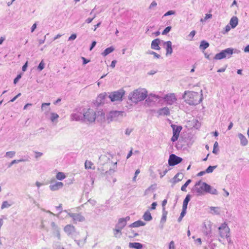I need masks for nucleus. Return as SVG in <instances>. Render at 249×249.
Instances as JSON below:
<instances>
[{"instance_id": "69168bd1", "label": "nucleus", "mask_w": 249, "mask_h": 249, "mask_svg": "<svg viewBox=\"0 0 249 249\" xmlns=\"http://www.w3.org/2000/svg\"><path fill=\"white\" fill-rule=\"evenodd\" d=\"M231 26L230 25H227L225 28V33H227L229 31H230V30H231Z\"/></svg>"}, {"instance_id": "8fccbe9b", "label": "nucleus", "mask_w": 249, "mask_h": 249, "mask_svg": "<svg viewBox=\"0 0 249 249\" xmlns=\"http://www.w3.org/2000/svg\"><path fill=\"white\" fill-rule=\"evenodd\" d=\"M148 53L150 54H153L154 56V57L157 58H159L160 57V54H158L157 53L153 51H149Z\"/></svg>"}, {"instance_id": "bb28decb", "label": "nucleus", "mask_w": 249, "mask_h": 249, "mask_svg": "<svg viewBox=\"0 0 249 249\" xmlns=\"http://www.w3.org/2000/svg\"><path fill=\"white\" fill-rule=\"evenodd\" d=\"M191 196L190 195H187L183 202L182 208L186 209L187 210V205L191 199Z\"/></svg>"}, {"instance_id": "393cba45", "label": "nucleus", "mask_w": 249, "mask_h": 249, "mask_svg": "<svg viewBox=\"0 0 249 249\" xmlns=\"http://www.w3.org/2000/svg\"><path fill=\"white\" fill-rule=\"evenodd\" d=\"M145 223L141 220H138L130 224L129 227L130 228L139 227L140 226H144Z\"/></svg>"}, {"instance_id": "7c9ffc66", "label": "nucleus", "mask_w": 249, "mask_h": 249, "mask_svg": "<svg viewBox=\"0 0 249 249\" xmlns=\"http://www.w3.org/2000/svg\"><path fill=\"white\" fill-rule=\"evenodd\" d=\"M121 230L115 227L113 229L114 236L116 238H120L122 235Z\"/></svg>"}, {"instance_id": "9b49d317", "label": "nucleus", "mask_w": 249, "mask_h": 249, "mask_svg": "<svg viewBox=\"0 0 249 249\" xmlns=\"http://www.w3.org/2000/svg\"><path fill=\"white\" fill-rule=\"evenodd\" d=\"M144 106L145 107H150L154 106L157 102H160V97L154 94L147 95L145 98Z\"/></svg>"}, {"instance_id": "4468645a", "label": "nucleus", "mask_w": 249, "mask_h": 249, "mask_svg": "<svg viewBox=\"0 0 249 249\" xmlns=\"http://www.w3.org/2000/svg\"><path fill=\"white\" fill-rule=\"evenodd\" d=\"M68 215L72 218V221L74 224L85 220V217L79 213H68Z\"/></svg>"}, {"instance_id": "6e6552de", "label": "nucleus", "mask_w": 249, "mask_h": 249, "mask_svg": "<svg viewBox=\"0 0 249 249\" xmlns=\"http://www.w3.org/2000/svg\"><path fill=\"white\" fill-rule=\"evenodd\" d=\"M126 116L125 113L124 111H118L117 110H111L107 117V119L108 123L113 121H118L121 120L124 117Z\"/></svg>"}, {"instance_id": "473e14b6", "label": "nucleus", "mask_w": 249, "mask_h": 249, "mask_svg": "<svg viewBox=\"0 0 249 249\" xmlns=\"http://www.w3.org/2000/svg\"><path fill=\"white\" fill-rule=\"evenodd\" d=\"M158 116L160 115H169L170 114L169 110H159L157 112Z\"/></svg>"}, {"instance_id": "c85d7f7f", "label": "nucleus", "mask_w": 249, "mask_h": 249, "mask_svg": "<svg viewBox=\"0 0 249 249\" xmlns=\"http://www.w3.org/2000/svg\"><path fill=\"white\" fill-rule=\"evenodd\" d=\"M183 178V175L181 174H177L173 178V182L174 183H176L182 180Z\"/></svg>"}, {"instance_id": "0eeeda50", "label": "nucleus", "mask_w": 249, "mask_h": 249, "mask_svg": "<svg viewBox=\"0 0 249 249\" xmlns=\"http://www.w3.org/2000/svg\"><path fill=\"white\" fill-rule=\"evenodd\" d=\"M125 91L121 89L118 90L108 92V98L110 102H121L123 101Z\"/></svg>"}, {"instance_id": "4be33fe9", "label": "nucleus", "mask_w": 249, "mask_h": 249, "mask_svg": "<svg viewBox=\"0 0 249 249\" xmlns=\"http://www.w3.org/2000/svg\"><path fill=\"white\" fill-rule=\"evenodd\" d=\"M229 24L231 28H235L238 24V18L235 16L232 17L230 19Z\"/></svg>"}, {"instance_id": "dca6fc26", "label": "nucleus", "mask_w": 249, "mask_h": 249, "mask_svg": "<svg viewBox=\"0 0 249 249\" xmlns=\"http://www.w3.org/2000/svg\"><path fill=\"white\" fill-rule=\"evenodd\" d=\"M51 226L53 235L56 237L58 240H60L61 238L60 228L56 225L54 222H51Z\"/></svg>"}, {"instance_id": "f03ea898", "label": "nucleus", "mask_w": 249, "mask_h": 249, "mask_svg": "<svg viewBox=\"0 0 249 249\" xmlns=\"http://www.w3.org/2000/svg\"><path fill=\"white\" fill-rule=\"evenodd\" d=\"M192 191L196 196H199L205 195L206 193L212 195H217V191L216 189L206 182L199 180L196 182L192 189Z\"/></svg>"}, {"instance_id": "f704fd0d", "label": "nucleus", "mask_w": 249, "mask_h": 249, "mask_svg": "<svg viewBox=\"0 0 249 249\" xmlns=\"http://www.w3.org/2000/svg\"><path fill=\"white\" fill-rule=\"evenodd\" d=\"M56 178L57 179L62 180L66 178V176L63 172H59L57 173Z\"/></svg>"}, {"instance_id": "a211bd4d", "label": "nucleus", "mask_w": 249, "mask_h": 249, "mask_svg": "<svg viewBox=\"0 0 249 249\" xmlns=\"http://www.w3.org/2000/svg\"><path fill=\"white\" fill-rule=\"evenodd\" d=\"M63 185V183L61 182H53L52 180L49 188L51 191H55L62 188Z\"/></svg>"}, {"instance_id": "c756f323", "label": "nucleus", "mask_w": 249, "mask_h": 249, "mask_svg": "<svg viewBox=\"0 0 249 249\" xmlns=\"http://www.w3.org/2000/svg\"><path fill=\"white\" fill-rule=\"evenodd\" d=\"M209 46V43L205 41L202 40L200 42L199 48L202 50H205Z\"/></svg>"}, {"instance_id": "f8f14e48", "label": "nucleus", "mask_w": 249, "mask_h": 249, "mask_svg": "<svg viewBox=\"0 0 249 249\" xmlns=\"http://www.w3.org/2000/svg\"><path fill=\"white\" fill-rule=\"evenodd\" d=\"M219 235L221 238H226L229 236L230 229L226 223H222L218 228Z\"/></svg>"}, {"instance_id": "a19ab883", "label": "nucleus", "mask_w": 249, "mask_h": 249, "mask_svg": "<svg viewBox=\"0 0 249 249\" xmlns=\"http://www.w3.org/2000/svg\"><path fill=\"white\" fill-rule=\"evenodd\" d=\"M216 166H209L205 170L206 173H212L214 169L216 168Z\"/></svg>"}, {"instance_id": "bf43d9fd", "label": "nucleus", "mask_w": 249, "mask_h": 249, "mask_svg": "<svg viewBox=\"0 0 249 249\" xmlns=\"http://www.w3.org/2000/svg\"><path fill=\"white\" fill-rule=\"evenodd\" d=\"M157 5V2L155 1H153L152 2V3L150 4L149 8L152 9L153 7L156 6Z\"/></svg>"}, {"instance_id": "6e6d98bb", "label": "nucleus", "mask_w": 249, "mask_h": 249, "mask_svg": "<svg viewBox=\"0 0 249 249\" xmlns=\"http://www.w3.org/2000/svg\"><path fill=\"white\" fill-rule=\"evenodd\" d=\"M82 61H83V65H86L87 64V63H88L90 60L86 58L85 57H82Z\"/></svg>"}, {"instance_id": "79ce46f5", "label": "nucleus", "mask_w": 249, "mask_h": 249, "mask_svg": "<svg viewBox=\"0 0 249 249\" xmlns=\"http://www.w3.org/2000/svg\"><path fill=\"white\" fill-rule=\"evenodd\" d=\"M172 27L171 26H167L166 27L164 30L162 32V35H167L171 30Z\"/></svg>"}, {"instance_id": "c9c22d12", "label": "nucleus", "mask_w": 249, "mask_h": 249, "mask_svg": "<svg viewBox=\"0 0 249 249\" xmlns=\"http://www.w3.org/2000/svg\"><path fill=\"white\" fill-rule=\"evenodd\" d=\"M192 180L190 179H189L187 180V181L181 186V190L183 192L186 191V187L191 182Z\"/></svg>"}, {"instance_id": "4d7b16f0", "label": "nucleus", "mask_w": 249, "mask_h": 249, "mask_svg": "<svg viewBox=\"0 0 249 249\" xmlns=\"http://www.w3.org/2000/svg\"><path fill=\"white\" fill-rule=\"evenodd\" d=\"M96 44V42L95 41H93L90 44V46L89 47V50L91 51L94 48Z\"/></svg>"}, {"instance_id": "39448f33", "label": "nucleus", "mask_w": 249, "mask_h": 249, "mask_svg": "<svg viewBox=\"0 0 249 249\" xmlns=\"http://www.w3.org/2000/svg\"><path fill=\"white\" fill-rule=\"evenodd\" d=\"M147 96V91L144 89H138L130 92L128 95V100L137 104L139 102L145 99Z\"/></svg>"}, {"instance_id": "338daca9", "label": "nucleus", "mask_w": 249, "mask_h": 249, "mask_svg": "<svg viewBox=\"0 0 249 249\" xmlns=\"http://www.w3.org/2000/svg\"><path fill=\"white\" fill-rule=\"evenodd\" d=\"M157 205V203L156 202H153L151 204V209L155 210L156 209Z\"/></svg>"}, {"instance_id": "72a5a7b5", "label": "nucleus", "mask_w": 249, "mask_h": 249, "mask_svg": "<svg viewBox=\"0 0 249 249\" xmlns=\"http://www.w3.org/2000/svg\"><path fill=\"white\" fill-rule=\"evenodd\" d=\"M93 165V164L91 161L86 160L85 163V167L86 169H94V167H92Z\"/></svg>"}, {"instance_id": "5701e85b", "label": "nucleus", "mask_w": 249, "mask_h": 249, "mask_svg": "<svg viewBox=\"0 0 249 249\" xmlns=\"http://www.w3.org/2000/svg\"><path fill=\"white\" fill-rule=\"evenodd\" d=\"M238 138L240 140V144L242 146H246L247 145L248 141L244 135L241 133L238 134Z\"/></svg>"}, {"instance_id": "f3484780", "label": "nucleus", "mask_w": 249, "mask_h": 249, "mask_svg": "<svg viewBox=\"0 0 249 249\" xmlns=\"http://www.w3.org/2000/svg\"><path fill=\"white\" fill-rule=\"evenodd\" d=\"M130 220V217L127 216L125 218H121L119 219L118 223L116 224L115 227L122 230L126 225L127 222Z\"/></svg>"}, {"instance_id": "0e129e2a", "label": "nucleus", "mask_w": 249, "mask_h": 249, "mask_svg": "<svg viewBox=\"0 0 249 249\" xmlns=\"http://www.w3.org/2000/svg\"><path fill=\"white\" fill-rule=\"evenodd\" d=\"M132 131V129H129V128H127L126 130H125V134L127 136H129L130 133H131V132Z\"/></svg>"}, {"instance_id": "f257e3e1", "label": "nucleus", "mask_w": 249, "mask_h": 249, "mask_svg": "<svg viewBox=\"0 0 249 249\" xmlns=\"http://www.w3.org/2000/svg\"><path fill=\"white\" fill-rule=\"evenodd\" d=\"M71 121H84L93 122L96 119L98 122H102L105 119V113L103 110L98 111L97 113L94 110H87L83 114L77 112L72 114L71 116Z\"/></svg>"}, {"instance_id": "a18cd8bd", "label": "nucleus", "mask_w": 249, "mask_h": 249, "mask_svg": "<svg viewBox=\"0 0 249 249\" xmlns=\"http://www.w3.org/2000/svg\"><path fill=\"white\" fill-rule=\"evenodd\" d=\"M15 154L16 152L15 151H9L6 153L5 156L11 158L15 156Z\"/></svg>"}, {"instance_id": "cd10ccee", "label": "nucleus", "mask_w": 249, "mask_h": 249, "mask_svg": "<svg viewBox=\"0 0 249 249\" xmlns=\"http://www.w3.org/2000/svg\"><path fill=\"white\" fill-rule=\"evenodd\" d=\"M142 217L143 219L146 221H149L152 219L151 213L148 211H147L144 213Z\"/></svg>"}, {"instance_id": "b1692460", "label": "nucleus", "mask_w": 249, "mask_h": 249, "mask_svg": "<svg viewBox=\"0 0 249 249\" xmlns=\"http://www.w3.org/2000/svg\"><path fill=\"white\" fill-rule=\"evenodd\" d=\"M142 244L138 242H130L129 243V247L130 248H134L136 249H141L142 248Z\"/></svg>"}, {"instance_id": "2eb2a0df", "label": "nucleus", "mask_w": 249, "mask_h": 249, "mask_svg": "<svg viewBox=\"0 0 249 249\" xmlns=\"http://www.w3.org/2000/svg\"><path fill=\"white\" fill-rule=\"evenodd\" d=\"M182 161V159L181 158L172 154L170 155L168 164L170 166H173L180 163Z\"/></svg>"}, {"instance_id": "aec40b11", "label": "nucleus", "mask_w": 249, "mask_h": 249, "mask_svg": "<svg viewBox=\"0 0 249 249\" xmlns=\"http://www.w3.org/2000/svg\"><path fill=\"white\" fill-rule=\"evenodd\" d=\"M49 119L51 121L52 123L56 124L58 122V119L59 115L55 113L51 112L48 114Z\"/></svg>"}, {"instance_id": "9d476101", "label": "nucleus", "mask_w": 249, "mask_h": 249, "mask_svg": "<svg viewBox=\"0 0 249 249\" xmlns=\"http://www.w3.org/2000/svg\"><path fill=\"white\" fill-rule=\"evenodd\" d=\"M161 103L166 105H173L177 103V97L174 93H170L160 97Z\"/></svg>"}, {"instance_id": "ddd939ff", "label": "nucleus", "mask_w": 249, "mask_h": 249, "mask_svg": "<svg viewBox=\"0 0 249 249\" xmlns=\"http://www.w3.org/2000/svg\"><path fill=\"white\" fill-rule=\"evenodd\" d=\"M171 126L173 129V136L171 138V141L173 142H175L178 140L182 127L181 125H177L173 124H171Z\"/></svg>"}, {"instance_id": "7ed1b4c3", "label": "nucleus", "mask_w": 249, "mask_h": 249, "mask_svg": "<svg viewBox=\"0 0 249 249\" xmlns=\"http://www.w3.org/2000/svg\"><path fill=\"white\" fill-rule=\"evenodd\" d=\"M186 104L190 106H196L199 104L203 100L202 91L199 94L195 91H185L183 96Z\"/></svg>"}, {"instance_id": "6ab92c4d", "label": "nucleus", "mask_w": 249, "mask_h": 249, "mask_svg": "<svg viewBox=\"0 0 249 249\" xmlns=\"http://www.w3.org/2000/svg\"><path fill=\"white\" fill-rule=\"evenodd\" d=\"M163 44L166 51V55H168L171 54L173 53V48L171 41H168L164 42Z\"/></svg>"}, {"instance_id": "09e8293b", "label": "nucleus", "mask_w": 249, "mask_h": 249, "mask_svg": "<svg viewBox=\"0 0 249 249\" xmlns=\"http://www.w3.org/2000/svg\"><path fill=\"white\" fill-rule=\"evenodd\" d=\"M175 14H176V12L175 11L169 10L164 14V15H163V17H166V16H170V15H175Z\"/></svg>"}, {"instance_id": "4c0bfd02", "label": "nucleus", "mask_w": 249, "mask_h": 249, "mask_svg": "<svg viewBox=\"0 0 249 249\" xmlns=\"http://www.w3.org/2000/svg\"><path fill=\"white\" fill-rule=\"evenodd\" d=\"M186 213V209L182 208L180 215L178 219V222H180L181 221L182 218L184 216V215H185Z\"/></svg>"}, {"instance_id": "680f3d73", "label": "nucleus", "mask_w": 249, "mask_h": 249, "mask_svg": "<svg viewBox=\"0 0 249 249\" xmlns=\"http://www.w3.org/2000/svg\"><path fill=\"white\" fill-rule=\"evenodd\" d=\"M37 24L36 23H35L32 26L31 29V32L33 33L35 29L36 28Z\"/></svg>"}, {"instance_id": "412c9836", "label": "nucleus", "mask_w": 249, "mask_h": 249, "mask_svg": "<svg viewBox=\"0 0 249 249\" xmlns=\"http://www.w3.org/2000/svg\"><path fill=\"white\" fill-rule=\"evenodd\" d=\"M160 42V40L159 38H156L152 41L151 48L152 49L155 50H159L160 48L159 46V44Z\"/></svg>"}, {"instance_id": "603ef678", "label": "nucleus", "mask_w": 249, "mask_h": 249, "mask_svg": "<svg viewBox=\"0 0 249 249\" xmlns=\"http://www.w3.org/2000/svg\"><path fill=\"white\" fill-rule=\"evenodd\" d=\"M169 249H175V243L173 241H171L169 245Z\"/></svg>"}, {"instance_id": "c03bdc74", "label": "nucleus", "mask_w": 249, "mask_h": 249, "mask_svg": "<svg viewBox=\"0 0 249 249\" xmlns=\"http://www.w3.org/2000/svg\"><path fill=\"white\" fill-rule=\"evenodd\" d=\"M11 206V204H10L8 201H4L2 202V204L1 205V209H3L6 208H8Z\"/></svg>"}, {"instance_id": "2f4dec72", "label": "nucleus", "mask_w": 249, "mask_h": 249, "mask_svg": "<svg viewBox=\"0 0 249 249\" xmlns=\"http://www.w3.org/2000/svg\"><path fill=\"white\" fill-rule=\"evenodd\" d=\"M28 161V160H27V159H19V160H12L10 163V164L8 165V167H10L13 164H14L15 163H18L20 162H24V161Z\"/></svg>"}, {"instance_id": "3c124183", "label": "nucleus", "mask_w": 249, "mask_h": 249, "mask_svg": "<svg viewBox=\"0 0 249 249\" xmlns=\"http://www.w3.org/2000/svg\"><path fill=\"white\" fill-rule=\"evenodd\" d=\"M218 209H219V208L218 207H210V210L211 211H213L214 212V213L217 214H219V212L217 210H218Z\"/></svg>"}, {"instance_id": "49530a36", "label": "nucleus", "mask_w": 249, "mask_h": 249, "mask_svg": "<svg viewBox=\"0 0 249 249\" xmlns=\"http://www.w3.org/2000/svg\"><path fill=\"white\" fill-rule=\"evenodd\" d=\"M212 17V15L211 14H207L204 18H201L200 21L201 22L206 21V20L211 18Z\"/></svg>"}, {"instance_id": "5fc2aeb1", "label": "nucleus", "mask_w": 249, "mask_h": 249, "mask_svg": "<svg viewBox=\"0 0 249 249\" xmlns=\"http://www.w3.org/2000/svg\"><path fill=\"white\" fill-rule=\"evenodd\" d=\"M131 232L132 234L128 235V237L130 238H133V237H136V236L139 235V234L138 233L134 232V231H133V230H131Z\"/></svg>"}, {"instance_id": "864d4df0", "label": "nucleus", "mask_w": 249, "mask_h": 249, "mask_svg": "<svg viewBox=\"0 0 249 249\" xmlns=\"http://www.w3.org/2000/svg\"><path fill=\"white\" fill-rule=\"evenodd\" d=\"M77 37V35L76 34H72L71 36L69 37L68 40H73L76 39Z\"/></svg>"}, {"instance_id": "13d9d810", "label": "nucleus", "mask_w": 249, "mask_h": 249, "mask_svg": "<svg viewBox=\"0 0 249 249\" xmlns=\"http://www.w3.org/2000/svg\"><path fill=\"white\" fill-rule=\"evenodd\" d=\"M96 17V15H94L93 17L92 18H88L86 20V22L87 23H90V22H92V21L93 20V19L95 18Z\"/></svg>"}, {"instance_id": "20e7f679", "label": "nucleus", "mask_w": 249, "mask_h": 249, "mask_svg": "<svg viewBox=\"0 0 249 249\" xmlns=\"http://www.w3.org/2000/svg\"><path fill=\"white\" fill-rule=\"evenodd\" d=\"M64 231L67 235L74 239V241L79 246H83L86 242L87 237L82 239H78L79 233L77 232L76 229L73 225L68 224L64 228Z\"/></svg>"}, {"instance_id": "e433bc0d", "label": "nucleus", "mask_w": 249, "mask_h": 249, "mask_svg": "<svg viewBox=\"0 0 249 249\" xmlns=\"http://www.w3.org/2000/svg\"><path fill=\"white\" fill-rule=\"evenodd\" d=\"M62 204H60L59 205V206H56V209L60 210V212L59 213V214H54V213H52V212H51V211H47V213H50L51 214H52V215H53L56 216L57 217H58L59 214H60V213L62 212Z\"/></svg>"}, {"instance_id": "e2e57ef3", "label": "nucleus", "mask_w": 249, "mask_h": 249, "mask_svg": "<svg viewBox=\"0 0 249 249\" xmlns=\"http://www.w3.org/2000/svg\"><path fill=\"white\" fill-rule=\"evenodd\" d=\"M35 158L36 159L41 157L43 155L42 153L40 152H35Z\"/></svg>"}, {"instance_id": "ea45409f", "label": "nucleus", "mask_w": 249, "mask_h": 249, "mask_svg": "<svg viewBox=\"0 0 249 249\" xmlns=\"http://www.w3.org/2000/svg\"><path fill=\"white\" fill-rule=\"evenodd\" d=\"M167 214V212L165 211V209L162 210V215L161 219V222H165L166 220V215Z\"/></svg>"}, {"instance_id": "58836bf2", "label": "nucleus", "mask_w": 249, "mask_h": 249, "mask_svg": "<svg viewBox=\"0 0 249 249\" xmlns=\"http://www.w3.org/2000/svg\"><path fill=\"white\" fill-rule=\"evenodd\" d=\"M45 67V63L43 60L39 63V65L37 66V70L38 71H41Z\"/></svg>"}, {"instance_id": "1a4fd4ad", "label": "nucleus", "mask_w": 249, "mask_h": 249, "mask_svg": "<svg viewBox=\"0 0 249 249\" xmlns=\"http://www.w3.org/2000/svg\"><path fill=\"white\" fill-rule=\"evenodd\" d=\"M108 98V92H103L100 93L96 98V100L93 102L95 107H98L103 106L106 104L109 103Z\"/></svg>"}, {"instance_id": "774afa93", "label": "nucleus", "mask_w": 249, "mask_h": 249, "mask_svg": "<svg viewBox=\"0 0 249 249\" xmlns=\"http://www.w3.org/2000/svg\"><path fill=\"white\" fill-rule=\"evenodd\" d=\"M244 51L245 53H249V44L245 47Z\"/></svg>"}, {"instance_id": "de8ad7c7", "label": "nucleus", "mask_w": 249, "mask_h": 249, "mask_svg": "<svg viewBox=\"0 0 249 249\" xmlns=\"http://www.w3.org/2000/svg\"><path fill=\"white\" fill-rule=\"evenodd\" d=\"M21 73L18 74L17 75V76L14 79L13 83L14 84H16L18 82L19 80L21 78Z\"/></svg>"}, {"instance_id": "a878e982", "label": "nucleus", "mask_w": 249, "mask_h": 249, "mask_svg": "<svg viewBox=\"0 0 249 249\" xmlns=\"http://www.w3.org/2000/svg\"><path fill=\"white\" fill-rule=\"evenodd\" d=\"M114 48L113 46H110L106 48L103 52L101 54L103 56H106L107 55L110 53H112L114 50Z\"/></svg>"}, {"instance_id": "37998d69", "label": "nucleus", "mask_w": 249, "mask_h": 249, "mask_svg": "<svg viewBox=\"0 0 249 249\" xmlns=\"http://www.w3.org/2000/svg\"><path fill=\"white\" fill-rule=\"evenodd\" d=\"M218 142H215L213 145V153H214L215 154H217L218 149H217V148L218 147Z\"/></svg>"}, {"instance_id": "052dcab7", "label": "nucleus", "mask_w": 249, "mask_h": 249, "mask_svg": "<svg viewBox=\"0 0 249 249\" xmlns=\"http://www.w3.org/2000/svg\"><path fill=\"white\" fill-rule=\"evenodd\" d=\"M28 67V62L27 61L22 66V70L23 71H25Z\"/></svg>"}, {"instance_id": "423d86ee", "label": "nucleus", "mask_w": 249, "mask_h": 249, "mask_svg": "<svg viewBox=\"0 0 249 249\" xmlns=\"http://www.w3.org/2000/svg\"><path fill=\"white\" fill-rule=\"evenodd\" d=\"M240 51L237 49H234L232 48H228L222 50L220 53H217L214 56L213 59L215 60H220L225 58H230L233 53H238Z\"/></svg>"}]
</instances>
